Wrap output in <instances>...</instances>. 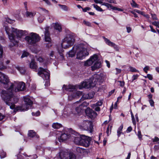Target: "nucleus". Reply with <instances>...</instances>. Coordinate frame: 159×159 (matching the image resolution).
<instances>
[{"mask_svg": "<svg viewBox=\"0 0 159 159\" xmlns=\"http://www.w3.org/2000/svg\"><path fill=\"white\" fill-rule=\"evenodd\" d=\"M105 75L100 73L99 74H95L93 75V78H90L87 81L83 82L79 86L80 89L83 88L89 89L95 86L98 82H102L105 78Z\"/></svg>", "mask_w": 159, "mask_h": 159, "instance_id": "7ed1b4c3", "label": "nucleus"}, {"mask_svg": "<svg viewBox=\"0 0 159 159\" xmlns=\"http://www.w3.org/2000/svg\"><path fill=\"white\" fill-rule=\"evenodd\" d=\"M110 9L112 10L113 11H123V10L121 9L117 8L116 7H114L111 5L110 4Z\"/></svg>", "mask_w": 159, "mask_h": 159, "instance_id": "7c9ffc66", "label": "nucleus"}, {"mask_svg": "<svg viewBox=\"0 0 159 159\" xmlns=\"http://www.w3.org/2000/svg\"><path fill=\"white\" fill-rule=\"evenodd\" d=\"M5 117V116L0 113V121L2 120Z\"/></svg>", "mask_w": 159, "mask_h": 159, "instance_id": "bf43d9fd", "label": "nucleus"}, {"mask_svg": "<svg viewBox=\"0 0 159 159\" xmlns=\"http://www.w3.org/2000/svg\"><path fill=\"white\" fill-rule=\"evenodd\" d=\"M83 23L84 25H86L87 26H88L89 27H91L92 26L91 23H90V22H89V21H86L85 20H84L83 21Z\"/></svg>", "mask_w": 159, "mask_h": 159, "instance_id": "ea45409f", "label": "nucleus"}, {"mask_svg": "<svg viewBox=\"0 0 159 159\" xmlns=\"http://www.w3.org/2000/svg\"><path fill=\"white\" fill-rule=\"evenodd\" d=\"M49 29V27H46L45 28V31L44 33L45 41L46 42H48V43H47L46 45V47L48 48L51 47L52 45L50 34L48 31Z\"/></svg>", "mask_w": 159, "mask_h": 159, "instance_id": "ddd939ff", "label": "nucleus"}, {"mask_svg": "<svg viewBox=\"0 0 159 159\" xmlns=\"http://www.w3.org/2000/svg\"><path fill=\"white\" fill-rule=\"evenodd\" d=\"M131 5L133 7H138V5L133 0H132V3H131Z\"/></svg>", "mask_w": 159, "mask_h": 159, "instance_id": "c03bdc74", "label": "nucleus"}, {"mask_svg": "<svg viewBox=\"0 0 159 159\" xmlns=\"http://www.w3.org/2000/svg\"><path fill=\"white\" fill-rule=\"evenodd\" d=\"M53 25L56 30L60 32L61 31V25L57 23H53Z\"/></svg>", "mask_w": 159, "mask_h": 159, "instance_id": "bb28decb", "label": "nucleus"}, {"mask_svg": "<svg viewBox=\"0 0 159 159\" xmlns=\"http://www.w3.org/2000/svg\"><path fill=\"white\" fill-rule=\"evenodd\" d=\"M134 11L137 12L139 14L142 15H143V12L139 10L135 9L134 10Z\"/></svg>", "mask_w": 159, "mask_h": 159, "instance_id": "4d7b16f0", "label": "nucleus"}, {"mask_svg": "<svg viewBox=\"0 0 159 159\" xmlns=\"http://www.w3.org/2000/svg\"><path fill=\"white\" fill-rule=\"evenodd\" d=\"M79 102H77L74 104V106L75 107V114H79L80 112H81L83 111L84 110L83 109V108L81 107L80 105L78 104Z\"/></svg>", "mask_w": 159, "mask_h": 159, "instance_id": "6ab92c4d", "label": "nucleus"}, {"mask_svg": "<svg viewBox=\"0 0 159 159\" xmlns=\"http://www.w3.org/2000/svg\"><path fill=\"white\" fill-rule=\"evenodd\" d=\"M139 139L141 140L142 139V135L141 134L140 131H138L137 134Z\"/></svg>", "mask_w": 159, "mask_h": 159, "instance_id": "de8ad7c7", "label": "nucleus"}, {"mask_svg": "<svg viewBox=\"0 0 159 159\" xmlns=\"http://www.w3.org/2000/svg\"><path fill=\"white\" fill-rule=\"evenodd\" d=\"M71 134H68L67 133H62L58 139L60 142H62L66 140L67 139L71 138Z\"/></svg>", "mask_w": 159, "mask_h": 159, "instance_id": "a211bd4d", "label": "nucleus"}, {"mask_svg": "<svg viewBox=\"0 0 159 159\" xmlns=\"http://www.w3.org/2000/svg\"><path fill=\"white\" fill-rule=\"evenodd\" d=\"M93 107L94 110L97 111H99L100 110V108L98 106H93Z\"/></svg>", "mask_w": 159, "mask_h": 159, "instance_id": "5fc2aeb1", "label": "nucleus"}, {"mask_svg": "<svg viewBox=\"0 0 159 159\" xmlns=\"http://www.w3.org/2000/svg\"><path fill=\"white\" fill-rule=\"evenodd\" d=\"M94 93H90L86 94L83 95V97L84 99H91L93 98Z\"/></svg>", "mask_w": 159, "mask_h": 159, "instance_id": "b1692460", "label": "nucleus"}, {"mask_svg": "<svg viewBox=\"0 0 159 159\" xmlns=\"http://www.w3.org/2000/svg\"><path fill=\"white\" fill-rule=\"evenodd\" d=\"M47 5H51V3L48 0H43Z\"/></svg>", "mask_w": 159, "mask_h": 159, "instance_id": "0e129e2a", "label": "nucleus"}, {"mask_svg": "<svg viewBox=\"0 0 159 159\" xmlns=\"http://www.w3.org/2000/svg\"><path fill=\"white\" fill-rule=\"evenodd\" d=\"M5 30L11 41L10 47L17 46L18 42L15 40V37L14 36L16 34L17 38H20L22 36H25L28 34V32L26 30H18L14 28L10 29L8 27H5Z\"/></svg>", "mask_w": 159, "mask_h": 159, "instance_id": "f03ea898", "label": "nucleus"}, {"mask_svg": "<svg viewBox=\"0 0 159 159\" xmlns=\"http://www.w3.org/2000/svg\"><path fill=\"white\" fill-rule=\"evenodd\" d=\"M82 93L80 91L75 92L73 93V94H70L68 96L69 99V100H71L72 98H75L76 96H79L81 95Z\"/></svg>", "mask_w": 159, "mask_h": 159, "instance_id": "412c9836", "label": "nucleus"}, {"mask_svg": "<svg viewBox=\"0 0 159 159\" xmlns=\"http://www.w3.org/2000/svg\"><path fill=\"white\" fill-rule=\"evenodd\" d=\"M14 84L13 91V93L14 96H16L14 93V92H16L19 91L24 90L25 88V84L22 82H15Z\"/></svg>", "mask_w": 159, "mask_h": 159, "instance_id": "9b49d317", "label": "nucleus"}, {"mask_svg": "<svg viewBox=\"0 0 159 159\" xmlns=\"http://www.w3.org/2000/svg\"><path fill=\"white\" fill-rule=\"evenodd\" d=\"M102 101L101 100L100 101H98L97 102L96 104L93 105V106H101L102 105Z\"/></svg>", "mask_w": 159, "mask_h": 159, "instance_id": "58836bf2", "label": "nucleus"}, {"mask_svg": "<svg viewBox=\"0 0 159 159\" xmlns=\"http://www.w3.org/2000/svg\"><path fill=\"white\" fill-rule=\"evenodd\" d=\"M80 105L81 107H82V108H83V109H84V107H87L89 105V103L85 101Z\"/></svg>", "mask_w": 159, "mask_h": 159, "instance_id": "f704fd0d", "label": "nucleus"}, {"mask_svg": "<svg viewBox=\"0 0 159 159\" xmlns=\"http://www.w3.org/2000/svg\"><path fill=\"white\" fill-rule=\"evenodd\" d=\"M54 159H75V156L72 152L68 154L66 152L61 151L59 153V157Z\"/></svg>", "mask_w": 159, "mask_h": 159, "instance_id": "f8f14e48", "label": "nucleus"}, {"mask_svg": "<svg viewBox=\"0 0 159 159\" xmlns=\"http://www.w3.org/2000/svg\"><path fill=\"white\" fill-rule=\"evenodd\" d=\"M154 149L155 151H158L159 150V145H156L154 147Z\"/></svg>", "mask_w": 159, "mask_h": 159, "instance_id": "774afa93", "label": "nucleus"}, {"mask_svg": "<svg viewBox=\"0 0 159 159\" xmlns=\"http://www.w3.org/2000/svg\"><path fill=\"white\" fill-rule=\"evenodd\" d=\"M59 53V59L60 60H63L64 59V57L63 54L62 53L63 51V49L61 47L58 48L57 49Z\"/></svg>", "mask_w": 159, "mask_h": 159, "instance_id": "5701e85b", "label": "nucleus"}, {"mask_svg": "<svg viewBox=\"0 0 159 159\" xmlns=\"http://www.w3.org/2000/svg\"><path fill=\"white\" fill-rule=\"evenodd\" d=\"M149 102L151 106H154V102L153 100H152V99H150L149 100Z\"/></svg>", "mask_w": 159, "mask_h": 159, "instance_id": "603ef678", "label": "nucleus"}, {"mask_svg": "<svg viewBox=\"0 0 159 159\" xmlns=\"http://www.w3.org/2000/svg\"><path fill=\"white\" fill-rule=\"evenodd\" d=\"M83 151L82 148L79 147L76 148V151L78 153H81L83 152Z\"/></svg>", "mask_w": 159, "mask_h": 159, "instance_id": "79ce46f5", "label": "nucleus"}, {"mask_svg": "<svg viewBox=\"0 0 159 159\" xmlns=\"http://www.w3.org/2000/svg\"><path fill=\"white\" fill-rule=\"evenodd\" d=\"M118 82L120 83L119 85L121 87H123L125 85V82L124 81H119Z\"/></svg>", "mask_w": 159, "mask_h": 159, "instance_id": "052dcab7", "label": "nucleus"}, {"mask_svg": "<svg viewBox=\"0 0 159 159\" xmlns=\"http://www.w3.org/2000/svg\"><path fill=\"white\" fill-rule=\"evenodd\" d=\"M28 135L31 138L34 137L37 139H38L39 138V136L37 135L36 133L33 130H30L29 131Z\"/></svg>", "mask_w": 159, "mask_h": 159, "instance_id": "4be33fe9", "label": "nucleus"}, {"mask_svg": "<svg viewBox=\"0 0 159 159\" xmlns=\"http://www.w3.org/2000/svg\"><path fill=\"white\" fill-rule=\"evenodd\" d=\"M0 84L7 89V90L2 91L1 93L2 98L11 109H14L15 107V104L18 101V98L13 94V83L11 82L8 76L3 73L2 77L0 79Z\"/></svg>", "mask_w": 159, "mask_h": 159, "instance_id": "f257e3e1", "label": "nucleus"}, {"mask_svg": "<svg viewBox=\"0 0 159 159\" xmlns=\"http://www.w3.org/2000/svg\"><path fill=\"white\" fill-rule=\"evenodd\" d=\"M93 64V65L91 67L93 71L101 67V63L99 61L98 56L96 54L92 56L89 59L85 62L84 64L85 66H89Z\"/></svg>", "mask_w": 159, "mask_h": 159, "instance_id": "39448f33", "label": "nucleus"}, {"mask_svg": "<svg viewBox=\"0 0 159 159\" xmlns=\"http://www.w3.org/2000/svg\"><path fill=\"white\" fill-rule=\"evenodd\" d=\"M37 60L39 62H42L44 60L41 57H39L37 58Z\"/></svg>", "mask_w": 159, "mask_h": 159, "instance_id": "680f3d73", "label": "nucleus"}, {"mask_svg": "<svg viewBox=\"0 0 159 159\" xmlns=\"http://www.w3.org/2000/svg\"><path fill=\"white\" fill-rule=\"evenodd\" d=\"M110 47L113 48L116 51H118L119 50V48L118 46L115 43L111 41H110Z\"/></svg>", "mask_w": 159, "mask_h": 159, "instance_id": "cd10ccee", "label": "nucleus"}, {"mask_svg": "<svg viewBox=\"0 0 159 159\" xmlns=\"http://www.w3.org/2000/svg\"><path fill=\"white\" fill-rule=\"evenodd\" d=\"M38 70V74L42 77L43 79H45L46 80L45 85H50L49 82L50 79L49 71L47 69H43L42 67H40Z\"/></svg>", "mask_w": 159, "mask_h": 159, "instance_id": "1a4fd4ad", "label": "nucleus"}, {"mask_svg": "<svg viewBox=\"0 0 159 159\" xmlns=\"http://www.w3.org/2000/svg\"><path fill=\"white\" fill-rule=\"evenodd\" d=\"M40 38L39 35L34 33H31L29 35L27 36L25 38V40L27 43L32 45H34L40 41Z\"/></svg>", "mask_w": 159, "mask_h": 159, "instance_id": "0eeeda50", "label": "nucleus"}, {"mask_svg": "<svg viewBox=\"0 0 159 159\" xmlns=\"http://www.w3.org/2000/svg\"><path fill=\"white\" fill-rule=\"evenodd\" d=\"M6 21L9 23H12L14 21V20H12L9 18H7L6 19Z\"/></svg>", "mask_w": 159, "mask_h": 159, "instance_id": "09e8293b", "label": "nucleus"}, {"mask_svg": "<svg viewBox=\"0 0 159 159\" xmlns=\"http://www.w3.org/2000/svg\"><path fill=\"white\" fill-rule=\"evenodd\" d=\"M25 104L20 107H18L15 109V110H19L20 111H26L30 107H31L33 104V102L30 99L29 96H26L24 97Z\"/></svg>", "mask_w": 159, "mask_h": 159, "instance_id": "6e6552de", "label": "nucleus"}, {"mask_svg": "<svg viewBox=\"0 0 159 159\" xmlns=\"http://www.w3.org/2000/svg\"><path fill=\"white\" fill-rule=\"evenodd\" d=\"M52 127L55 129H58L62 127V125L57 123H54L53 124Z\"/></svg>", "mask_w": 159, "mask_h": 159, "instance_id": "c756f323", "label": "nucleus"}, {"mask_svg": "<svg viewBox=\"0 0 159 159\" xmlns=\"http://www.w3.org/2000/svg\"><path fill=\"white\" fill-rule=\"evenodd\" d=\"M15 68L18 70L21 74H24L26 72V69L24 67L16 66Z\"/></svg>", "mask_w": 159, "mask_h": 159, "instance_id": "393cba45", "label": "nucleus"}, {"mask_svg": "<svg viewBox=\"0 0 159 159\" xmlns=\"http://www.w3.org/2000/svg\"><path fill=\"white\" fill-rule=\"evenodd\" d=\"M80 127L83 129L91 133L93 129V125L92 122L89 120H84L81 123Z\"/></svg>", "mask_w": 159, "mask_h": 159, "instance_id": "9d476101", "label": "nucleus"}, {"mask_svg": "<svg viewBox=\"0 0 159 159\" xmlns=\"http://www.w3.org/2000/svg\"><path fill=\"white\" fill-rule=\"evenodd\" d=\"M130 71L133 72H139L138 70H137L135 68L132 66H129Z\"/></svg>", "mask_w": 159, "mask_h": 159, "instance_id": "c9c22d12", "label": "nucleus"}, {"mask_svg": "<svg viewBox=\"0 0 159 159\" xmlns=\"http://www.w3.org/2000/svg\"><path fill=\"white\" fill-rule=\"evenodd\" d=\"M105 43L108 45H109V40L105 37H103Z\"/></svg>", "mask_w": 159, "mask_h": 159, "instance_id": "6e6d98bb", "label": "nucleus"}, {"mask_svg": "<svg viewBox=\"0 0 159 159\" xmlns=\"http://www.w3.org/2000/svg\"><path fill=\"white\" fill-rule=\"evenodd\" d=\"M28 156L26 154H23L22 155H19L18 156V157L21 159H27V158H30L28 157Z\"/></svg>", "mask_w": 159, "mask_h": 159, "instance_id": "2f4dec72", "label": "nucleus"}, {"mask_svg": "<svg viewBox=\"0 0 159 159\" xmlns=\"http://www.w3.org/2000/svg\"><path fill=\"white\" fill-rule=\"evenodd\" d=\"M3 49L0 44V70H3L7 68V66L4 64V59L2 58Z\"/></svg>", "mask_w": 159, "mask_h": 159, "instance_id": "dca6fc26", "label": "nucleus"}, {"mask_svg": "<svg viewBox=\"0 0 159 159\" xmlns=\"http://www.w3.org/2000/svg\"><path fill=\"white\" fill-rule=\"evenodd\" d=\"M152 24L159 28V21H154L152 23Z\"/></svg>", "mask_w": 159, "mask_h": 159, "instance_id": "37998d69", "label": "nucleus"}, {"mask_svg": "<svg viewBox=\"0 0 159 159\" xmlns=\"http://www.w3.org/2000/svg\"><path fill=\"white\" fill-rule=\"evenodd\" d=\"M88 45L86 43H80L74 46L73 49L76 53V58L82 59L89 54L87 48Z\"/></svg>", "mask_w": 159, "mask_h": 159, "instance_id": "20e7f679", "label": "nucleus"}, {"mask_svg": "<svg viewBox=\"0 0 159 159\" xmlns=\"http://www.w3.org/2000/svg\"><path fill=\"white\" fill-rule=\"evenodd\" d=\"M29 55V53L26 52L24 51L23 53V54L21 56V57L23 58L25 57H27Z\"/></svg>", "mask_w": 159, "mask_h": 159, "instance_id": "a19ab883", "label": "nucleus"}, {"mask_svg": "<svg viewBox=\"0 0 159 159\" xmlns=\"http://www.w3.org/2000/svg\"><path fill=\"white\" fill-rule=\"evenodd\" d=\"M71 133V138L72 139L74 143L77 145H80L82 135L80 137L75 136V135L77 136L78 134V133L75 131H72Z\"/></svg>", "mask_w": 159, "mask_h": 159, "instance_id": "4468645a", "label": "nucleus"}, {"mask_svg": "<svg viewBox=\"0 0 159 159\" xmlns=\"http://www.w3.org/2000/svg\"><path fill=\"white\" fill-rule=\"evenodd\" d=\"M149 67L148 66H146L143 69V70L145 73H148V70H149Z\"/></svg>", "mask_w": 159, "mask_h": 159, "instance_id": "864d4df0", "label": "nucleus"}, {"mask_svg": "<svg viewBox=\"0 0 159 159\" xmlns=\"http://www.w3.org/2000/svg\"><path fill=\"white\" fill-rule=\"evenodd\" d=\"M151 15H152V18L153 20H158L155 14H151Z\"/></svg>", "mask_w": 159, "mask_h": 159, "instance_id": "3c124183", "label": "nucleus"}, {"mask_svg": "<svg viewBox=\"0 0 159 159\" xmlns=\"http://www.w3.org/2000/svg\"><path fill=\"white\" fill-rule=\"evenodd\" d=\"M152 142H158L159 141V139L157 137H155L154 139H152Z\"/></svg>", "mask_w": 159, "mask_h": 159, "instance_id": "13d9d810", "label": "nucleus"}, {"mask_svg": "<svg viewBox=\"0 0 159 159\" xmlns=\"http://www.w3.org/2000/svg\"><path fill=\"white\" fill-rule=\"evenodd\" d=\"M58 6L61 9L65 11H67L68 10V7L66 5L59 4Z\"/></svg>", "mask_w": 159, "mask_h": 159, "instance_id": "72a5a7b5", "label": "nucleus"}, {"mask_svg": "<svg viewBox=\"0 0 159 159\" xmlns=\"http://www.w3.org/2000/svg\"><path fill=\"white\" fill-rule=\"evenodd\" d=\"M91 138L84 135H82L80 145L86 147L89 146L90 143Z\"/></svg>", "mask_w": 159, "mask_h": 159, "instance_id": "2eb2a0df", "label": "nucleus"}, {"mask_svg": "<svg viewBox=\"0 0 159 159\" xmlns=\"http://www.w3.org/2000/svg\"><path fill=\"white\" fill-rule=\"evenodd\" d=\"M25 8L26 11H27L28 10V7H27V2H25L24 3Z\"/></svg>", "mask_w": 159, "mask_h": 159, "instance_id": "338daca9", "label": "nucleus"}, {"mask_svg": "<svg viewBox=\"0 0 159 159\" xmlns=\"http://www.w3.org/2000/svg\"><path fill=\"white\" fill-rule=\"evenodd\" d=\"M35 15V13L29 12L27 11L26 12V16L27 17H31Z\"/></svg>", "mask_w": 159, "mask_h": 159, "instance_id": "473e14b6", "label": "nucleus"}, {"mask_svg": "<svg viewBox=\"0 0 159 159\" xmlns=\"http://www.w3.org/2000/svg\"><path fill=\"white\" fill-rule=\"evenodd\" d=\"M75 42V36L73 34L67 35L63 39L61 44L62 48L66 49L71 47Z\"/></svg>", "mask_w": 159, "mask_h": 159, "instance_id": "423d86ee", "label": "nucleus"}, {"mask_svg": "<svg viewBox=\"0 0 159 159\" xmlns=\"http://www.w3.org/2000/svg\"><path fill=\"white\" fill-rule=\"evenodd\" d=\"M6 153L2 150H0V156L1 158H3L6 156Z\"/></svg>", "mask_w": 159, "mask_h": 159, "instance_id": "e433bc0d", "label": "nucleus"}, {"mask_svg": "<svg viewBox=\"0 0 159 159\" xmlns=\"http://www.w3.org/2000/svg\"><path fill=\"white\" fill-rule=\"evenodd\" d=\"M139 76V75L137 74L133 75L132 77V82H133L134 80L137 79Z\"/></svg>", "mask_w": 159, "mask_h": 159, "instance_id": "a18cd8bd", "label": "nucleus"}, {"mask_svg": "<svg viewBox=\"0 0 159 159\" xmlns=\"http://www.w3.org/2000/svg\"><path fill=\"white\" fill-rule=\"evenodd\" d=\"M90 9V8L88 7H87L84 8H82L83 11L84 12H86L87 11L89 10Z\"/></svg>", "mask_w": 159, "mask_h": 159, "instance_id": "69168bd1", "label": "nucleus"}, {"mask_svg": "<svg viewBox=\"0 0 159 159\" xmlns=\"http://www.w3.org/2000/svg\"><path fill=\"white\" fill-rule=\"evenodd\" d=\"M93 7L95 8L97 11H102V9H101L98 6L96 5L93 4Z\"/></svg>", "mask_w": 159, "mask_h": 159, "instance_id": "4c0bfd02", "label": "nucleus"}, {"mask_svg": "<svg viewBox=\"0 0 159 159\" xmlns=\"http://www.w3.org/2000/svg\"><path fill=\"white\" fill-rule=\"evenodd\" d=\"M44 19L42 16H39L38 18V20L40 23H41L44 20Z\"/></svg>", "mask_w": 159, "mask_h": 159, "instance_id": "8fccbe9b", "label": "nucleus"}, {"mask_svg": "<svg viewBox=\"0 0 159 159\" xmlns=\"http://www.w3.org/2000/svg\"><path fill=\"white\" fill-rule=\"evenodd\" d=\"M85 112L86 116L92 119H94L97 115V113L89 107L87 108L85 110Z\"/></svg>", "mask_w": 159, "mask_h": 159, "instance_id": "f3484780", "label": "nucleus"}, {"mask_svg": "<svg viewBox=\"0 0 159 159\" xmlns=\"http://www.w3.org/2000/svg\"><path fill=\"white\" fill-rule=\"evenodd\" d=\"M147 77L150 80H152L153 79V77L152 75L149 74H148L147 75Z\"/></svg>", "mask_w": 159, "mask_h": 159, "instance_id": "e2e57ef3", "label": "nucleus"}, {"mask_svg": "<svg viewBox=\"0 0 159 159\" xmlns=\"http://www.w3.org/2000/svg\"><path fill=\"white\" fill-rule=\"evenodd\" d=\"M28 157L30 158H27V159H34L37 157V156L36 155H30L27 156Z\"/></svg>", "mask_w": 159, "mask_h": 159, "instance_id": "49530a36", "label": "nucleus"}, {"mask_svg": "<svg viewBox=\"0 0 159 159\" xmlns=\"http://www.w3.org/2000/svg\"><path fill=\"white\" fill-rule=\"evenodd\" d=\"M75 53L76 52L75 50L73 49L72 48L71 50L68 52L67 54L68 55L69 57H72L75 56Z\"/></svg>", "mask_w": 159, "mask_h": 159, "instance_id": "c85d7f7f", "label": "nucleus"}, {"mask_svg": "<svg viewBox=\"0 0 159 159\" xmlns=\"http://www.w3.org/2000/svg\"><path fill=\"white\" fill-rule=\"evenodd\" d=\"M30 67L32 69H36L37 66L35 61L34 60H31V62L30 65Z\"/></svg>", "mask_w": 159, "mask_h": 159, "instance_id": "a878e982", "label": "nucleus"}, {"mask_svg": "<svg viewBox=\"0 0 159 159\" xmlns=\"http://www.w3.org/2000/svg\"><path fill=\"white\" fill-rule=\"evenodd\" d=\"M62 88L63 90L65 89L67 91L69 92L73 91L75 89V86L71 85H64Z\"/></svg>", "mask_w": 159, "mask_h": 159, "instance_id": "aec40b11", "label": "nucleus"}]
</instances>
